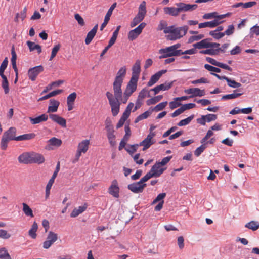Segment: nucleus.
I'll use <instances>...</instances> for the list:
<instances>
[{
	"label": "nucleus",
	"mask_w": 259,
	"mask_h": 259,
	"mask_svg": "<svg viewBox=\"0 0 259 259\" xmlns=\"http://www.w3.org/2000/svg\"><path fill=\"white\" fill-rule=\"evenodd\" d=\"M148 94L147 90L143 89L142 90L139 94L137 99L141 101L145 98L147 94Z\"/></svg>",
	"instance_id": "55"
},
{
	"label": "nucleus",
	"mask_w": 259,
	"mask_h": 259,
	"mask_svg": "<svg viewBox=\"0 0 259 259\" xmlns=\"http://www.w3.org/2000/svg\"><path fill=\"white\" fill-rule=\"evenodd\" d=\"M150 115V112L148 111H145L143 113L139 115L135 119V123H138L140 121L147 118Z\"/></svg>",
	"instance_id": "43"
},
{
	"label": "nucleus",
	"mask_w": 259,
	"mask_h": 259,
	"mask_svg": "<svg viewBox=\"0 0 259 259\" xmlns=\"http://www.w3.org/2000/svg\"><path fill=\"white\" fill-rule=\"evenodd\" d=\"M98 28V24H96L94 26L93 28L88 33L85 39V43L86 45H89L91 43L97 33Z\"/></svg>",
	"instance_id": "22"
},
{
	"label": "nucleus",
	"mask_w": 259,
	"mask_h": 259,
	"mask_svg": "<svg viewBox=\"0 0 259 259\" xmlns=\"http://www.w3.org/2000/svg\"><path fill=\"white\" fill-rule=\"evenodd\" d=\"M43 71L44 67L41 65L30 68L28 71L29 78L32 81L35 80L37 75Z\"/></svg>",
	"instance_id": "13"
},
{
	"label": "nucleus",
	"mask_w": 259,
	"mask_h": 259,
	"mask_svg": "<svg viewBox=\"0 0 259 259\" xmlns=\"http://www.w3.org/2000/svg\"><path fill=\"white\" fill-rule=\"evenodd\" d=\"M16 133V128L14 127L9 128L8 130L4 132L3 136L9 141H16L17 137L15 136Z\"/></svg>",
	"instance_id": "19"
},
{
	"label": "nucleus",
	"mask_w": 259,
	"mask_h": 259,
	"mask_svg": "<svg viewBox=\"0 0 259 259\" xmlns=\"http://www.w3.org/2000/svg\"><path fill=\"white\" fill-rule=\"evenodd\" d=\"M240 92H241V90L240 89L234 90V92L232 94L223 96L222 97V100H226L238 98L243 94V93H240Z\"/></svg>",
	"instance_id": "23"
},
{
	"label": "nucleus",
	"mask_w": 259,
	"mask_h": 259,
	"mask_svg": "<svg viewBox=\"0 0 259 259\" xmlns=\"http://www.w3.org/2000/svg\"><path fill=\"white\" fill-rule=\"evenodd\" d=\"M22 206V210L24 214L27 217H30L31 218H33L34 217L33 211L31 208L29 206V205L25 203H23Z\"/></svg>",
	"instance_id": "31"
},
{
	"label": "nucleus",
	"mask_w": 259,
	"mask_h": 259,
	"mask_svg": "<svg viewBox=\"0 0 259 259\" xmlns=\"http://www.w3.org/2000/svg\"><path fill=\"white\" fill-rule=\"evenodd\" d=\"M205 118L207 122H209L212 121H214L217 118V115L213 114H208L205 115Z\"/></svg>",
	"instance_id": "59"
},
{
	"label": "nucleus",
	"mask_w": 259,
	"mask_h": 259,
	"mask_svg": "<svg viewBox=\"0 0 259 259\" xmlns=\"http://www.w3.org/2000/svg\"><path fill=\"white\" fill-rule=\"evenodd\" d=\"M167 105V102H166V101L161 102V103L158 104V105H157L154 107V110L156 111H161V110H163Z\"/></svg>",
	"instance_id": "52"
},
{
	"label": "nucleus",
	"mask_w": 259,
	"mask_h": 259,
	"mask_svg": "<svg viewBox=\"0 0 259 259\" xmlns=\"http://www.w3.org/2000/svg\"><path fill=\"white\" fill-rule=\"evenodd\" d=\"M36 136V135L33 133H30L28 134H25L17 137L16 141H26L34 139Z\"/></svg>",
	"instance_id": "28"
},
{
	"label": "nucleus",
	"mask_w": 259,
	"mask_h": 259,
	"mask_svg": "<svg viewBox=\"0 0 259 259\" xmlns=\"http://www.w3.org/2000/svg\"><path fill=\"white\" fill-rule=\"evenodd\" d=\"M162 166L160 165L157 162L153 165L150 170L146 174L145 176L149 180L151 178H157L161 176L165 170V168L161 167Z\"/></svg>",
	"instance_id": "9"
},
{
	"label": "nucleus",
	"mask_w": 259,
	"mask_h": 259,
	"mask_svg": "<svg viewBox=\"0 0 259 259\" xmlns=\"http://www.w3.org/2000/svg\"><path fill=\"white\" fill-rule=\"evenodd\" d=\"M116 3H113L108 10V12L106 13L105 17L104 18V22L100 27L101 30H103V29L106 27V26L108 24L110 20V18L112 14L113 11L116 7Z\"/></svg>",
	"instance_id": "16"
},
{
	"label": "nucleus",
	"mask_w": 259,
	"mask_h": 259,
	"mask_svg": "<svg viewBox=\"0 0 259 259\" xmlns=\"http://www.w3.org/2000/svg\"><path fill=\"white\" fill-rule=\"evenodd\" d=\"M166 71V70H162L153 75L147 83L148 86L151 87L155 84Z\"/></svg>",
	"instance_id": "18"
},
{
	"label": "nucleus",
	"mask_w": 259,
	"mask_h": 259,
	"mask_svg": "<svg viewBox=\"0 0 259 259\" xmlns=\"http://www.w3.org/2000/svg\"><path fill=\"white\" fill-rule=\"evenodd\" d=\"M159 53L161 54L159 57V59L166 58L172 56H179L177 51H175L171 46L160 49Z\"/></svg>",
	"instance_id": "11"
},
{
	"label": "nucleus",
	"mask_w": 259,
	"mask_h": 259,
	"mask_svg": "<svg viewBox=\"0 0 259 259\" xmlns=\"http://www.w3.org/2000/svg\"><path fill=\"white\" fill-rule=\"evenodd\" d=\"M49 116L52 121L56 122L62 127H66V121L64 118L59 116L57 114H50Z\"/></svg>",
	"instance_id": "17"
},
{
	"label": "nucleus",
	"mask_w": 259,
	"mask_h": 259,
	"mask_svg": "<svg viewBox=\"0 0 259 259\" xmlns=\"http://www.w3.org/2000/svg\"><path fill=\"white\" fill-rule=\"evenodd\" d=\"M146 12V2L143 1L139 7L138 14L131 23V27H134L141 22L144 19Z\"/></svg>",
	"instance_id": "6"
},
{
	"label": "nucleus",
	"mask_w": 259,
	"mask_h": 259,
	"mask_svg": "<svg viewBox=\"0 0 259 259\" xmlns=\"http://www.w3.org/2000/svg\"><path fill=\"white\" fill-rule=\"evenodd\" d=\"M19 163L25 164L37 163L41 164L45 161L44 157L40 154L34 152H26L20 154L18 157Z\"/></svg>",
	"instance_id": "4"
},
{
	"label": "nucleus",
	"mask_w": 259,
	"mask_h": 259,
	"mask_svg": "<svg viewBox=\"0 0 259 259\" xmlns=\"http://www.w3.org/2000/svg\"><path fill=\"white\" fill-rule=\"evenodd\" d=\"M126 69L125 66L122 67L117 72L116 75L113 82V92L107 91L106 93V96L108 100L109 103L116 104L118 103V100L121 98L122 95L121 86L123 79L125 76Z\"/></svg>",
	"instance_id": "1"
},
{
	"label": "nucleus",
	"mask_w": 259,
	"mask_h": 259,
	"mask_svg": "<svg viewBox=\"0 0 259 259\" xmlns=\"http://www.w3.org/2000/svg\"><path fill=\"white\" fill-rule=\"evenodd\" d=\"M195 48L201 49L202 48H209L210 45H209V42L208 39H203L200 42H197L193 45Z\"/></svg>",
	"instance_id": "29"
},
{
	"label": "nucleus",
	"mask_w": 259,
	"mask_h": 259,
	"mask_svg": "<svg viewBox=\"0 0 259 259\" xmlns=\"http://www.w3.org/2000/svg\"><path fill=\"white\" fill-rule=\"evenodd\" d=\"M75 20L78 22V24L81 26L84 25V22L83 19L80 16L79 14H76L74 15Z\"/></svg>",
	"instance_id": "62"
},
{
	"label": "nucleus",
	"mask_w": 259,
	"mask_h": 259,
	"mask_svg": "<svg viewBox=\"0 0 259 259\" xmlns=\"http://www.w3.org/2000/svg\"><path fill=\"white\" fill-rule=\"evenodd\" d=\"M48 119V115L46 114H42L35 118L30 117L29 119L30 122L32 124H36L39 123L41 122L46 121Z\"/></svg>",
	"instance_id": "25"
},
{
	"label": "nucleus",
	"mask_w": 259,
	"mask_h": 259,
	"mask_svg": "<svg viewBox=\"0 0 259 259\" xmlns=\"http://www.w3.org/2000/svg\"><path fill=\"white\" fill-rule=\"evenodd\" d=\"M60 48V45L58 44L56 46H55L52 50L51 55L50 58V60H52L56 55L57 52L59 50Z\"/></svg>",
	"instance_id": "49"
},
{
	"label": "nucleus",
	"mask_w": 259,
	"mask_h": 259,
	"mask_svg": "<svg viewBox=\"0 0 259 259\" xmlns=\"http://www.w3.org/2000/svg\"><path fill=\"white\" fill-rule=\"evenodd\" d=\"M181 105V104L180 103V102L178 100H177L175 99V98H174L173 101L169 102V108L171 109H174L180 106Z\"/></svg>",
	"instance_id": "53"
},
{
	"label": "nucleus",
	"mask_w": 259,
	"mask_h": 259,
	"mask_svg": "<svg viewBox=\"0 0 259 259\" xmlns=\"http://www.w3.org/2000/svg\"><path fill=\"white\" fill-rule=\"evenodd\" d=\"M90 145L89 140H84L79 143L74 159L72 160V163L77 162L82 153H85L89 149Z\"/></svg>",
	"instance_id": "8"
},
{
	"label": "nucleus",
	"mask_w": 259,
	"mask_h": 259,
	"mask_svg": "<svg viewBox=\"0 0 259 259\" xmlns=\"http://www.w3.org/2000/svg\"><path fill=\"white\" fill-rule=\"evenodd\" d=\"M108 193L115 198H118L119 197V188L116 180L112 181L111 185L108 188Z\"/></svg>",
	"instance_id": "14"
},
{
	"label": "nucleus",
	"mask_w": 259,
	"mask_h": 259,
	"mask_svg": "<svg viewBox=\"0 0 259 259\" xmlns=\"http://www.w3.org/2000/svg\"><path fill=\"white\" fill-rule=\"evenodd\" d=\"M204 68L208 71L211 72V73H219L221 72V69L220 68L213 67L209 64H205Z\"/></svg>",
	"instance_id": "47"
},
{
	"label": "nucleus",
	"mask_w": 259,
	"mask_h": 259,
	"mask_svg": "<svg viewBox=\"0 0 259 259\" xmlns=\"http://www.w3.org/2000/svg\"><path fill=\"white\" fill-rule=\"evenodd\" d=\"M219 51H221L223 52H224L223 50L221 49V48L213 49L211 48L210 49H208L205 50L201 51L200 53L203 54H209L211 55H214L217 54L218 52Z\"/></svg>",
	"instance_id": "33"
},
{
	"label": "nucleus",
	"mask_w": 259,
	"mask_h": 259,
	"mask_svg": "<svg viewBox=\"0 0 259 259\" xmlns=\"http://www.w3.org/2000/svg\"><path fill=\"white\" fill-rule=\"evenodd\" d=\"M146 25L145 23L142 22L136 28L131 30L128 34V39L131 40H135L141 33Z\"/></svg>",
	"instance_id": "12"
},
{
	"label": "nucleus",
	"mask_w": 259,
	"mask_h": 259,
	"mask_svg": "<svg viewBox=\"0 0 259 259\" xmlns=\"http://www.w3.org/2000/svg\"><path fill=\"white\" fill-rule=\"evenodd\" d=\"M188 30V27L186 25L182 27H175L172 25L168 26L164 31L165 34H169L166 36L167 40H176L185 36Z\"/></svg>",
	"instance_id": "5"
},
{
	"label": "nucleus",
	"mask_w": 259,
	"mask_h": 259,
	"mask_svg": "<svg viewBox=\"0 0 259 259\" xmlns=\"http://www.w3.org/2000/svg\"><path fill=\"white\" fill-rule=\"evenodd\" d=\"M148 180L147 178L144 176L139 182L128 185L127 188L134 193L138 194L142 193L146 186L145 182Z\"/></svg>",
	"instance_id": "7"
},
{
	"label": "nucleus",
	"mask_w": 259,
	"mask_h": 259,
	"mask_svg": "<svg viewBox=\"0 0 259 259\" xmlns=\"http://www.w3.org/2000/svg\"><path fill=\"white\" fill-rule=\"evenodd\" d=\"M1 77L3 79L2 86L4 90L5 93L7 94L9 92L8 81L6 76H2Z\"/></svg>",
	"instance_id": "37"
},
{
	"label": "nucleus",
	"mask_w": 259,
	"mask_h": 259,
	"mask_svg": "<svg viewBox=\"0 0 259 259\" xmlns=\"http://www.w3.org/2000/svg\"><path fill=\"white\" fill-rule=\"evenodd\" d=\"M227 82L228 85L233 88H238L241 86V84L240 83L237 82L234 80H231L229 78L227 79Z\"/></svg>",
	"instance_id": "45"
},
{
	"label": "nucleus",
	"mask_w": 259,
	"mask_h": 259,
	"mask_svg": "<svg viewBox=\"0 0 259 259\" xmlns=\"http://www.w3.org/2000/svg\"><path fill=\"white\" fill-rule=\"evenodd\" d=\"M60 105V102L55 99L50 100V105L48 107L47 113L56 112Z\"/></svg>",
	"instance_id": "24"
},
{
	"label": "nucleus",
	"mask_w": 259,
	"mask_h": 259,
	"mask_svg": "<svg viewBox=\"0 0 259 259\" xmlns=\"http://www.w3.org/2000/svg\"><path fill=\"white\" fill-rule=\"evenodd\" d=\"M194 115H191L190 116L187 117L186 119L181 120L178 123V125L179 126H185L187 124H188L190 122L192 121V120L194 118Z\"/></svg>",
	"instance_id": "42"
},
{
	"label": "nucleus",
	"mask_w": 259,
	"mask_h": 259,
	"mask_svg": "<svg viewBox=\"0 0 259 259\" xmlns=\"http://www.w3.org/2000/svg\"><path fill=\"white\" fill-rule=\"evenodd\" d=\"M125 134L124 136L123 139L125 140H128L131 136V130L128 125H125L124 127Z\"/></svg>",
	"instance_id": "54"
},
{
	"label": "nucleus",
	"mask_w": 259,
	"mask_h": 259,
	"mask_svg": "<svg viewBox=\"0 0 259 259\" xmlns=\"http://www.w3.org/2000/svg\"><path fill=\"white\" fill-rule=\"evenodd\" d=\"M8 64V60L7 58H6L2 62V63L1 65V66H0V76H5L4 74V72L5 70L6 69V68L7 67Z\"/></svg>",
	"instance_id": "44"
},
{
	"label": "nucleus",
	"mask_w": 259,
	"mask_h": 259,
	"mask_svg": "<svg viewBox=\"0 0 259 259\" xmlns=\"http://www.w3.org/2000/svg\"><path fill=\"white\" fill-rule=\"evenodd\" d=\"M58 239V235L56 233L52 231H50L47 237V240L53 244L57 241Z\"/></svg>",
	"instance_id": "36"
},
{
	"label": "nucleus",
	"mask_w": 259,
	"mask_h": 259,
	"mask_svg": "<svg viewBox=\"0 0 259 259\" xmlns=\"http://www.w3.org/2000/svg\"><path fill=\"white\" fill-rule=\"evenodd\" d=\"M211 14H212V18H214V20H218V22H219V25L220 24H221V23H222V22H223V21H220L221 19L225 18L227 16H230L229 13H227L225 14L220 15H218L217 12L211 13Z\"/></svg>",
	"instance_id": "40"
},
{
	"label": "nucleus",
	"mask_w": 259,
	"mask_h": 259,
	"mask_svg": "<svg viewBox=\"0 0 259 259\" xmlns=\"http://www.w3.org/2000/svg\"><path fill=\"white\" fill-rule=\"evenodd\" d=\"M139 144H134L130 146L129 149H126L127 152L130 154H132L135 153L137 150L138 147L139 146Z\"/></svg>",
	"instance_id": "58"
},
{
	"label": "nucleus",
	"mask_w": 259,
	"mask_h": 259,
	"mask_svg": "<svg viewBox=\"0 0 259 259\" xmlns=\"http://www.w3.org/2000/svg\"><path fill=\"white\" fill-rule=\"evenodd\" d=\"M77 95L75 92H73L71 94H70L67 98V102L68 103H74V102L75 100V99L76 98Z\"/></svg>",
	"instance_id": "57"
},
{
	"label": "nucleus",
	"mask_w": 259,
	"mask_h": 259,
	"mask_svg": "<svg viewBox=\"0 0 259 259\" xmlns=\"http://www.w3.org/2000/svg\"><path fill=\"white\" fill-rule=\"evenodd\" d=\"M175 7H165L163 8V11L165 14L172 17H177L181 12H186L192 11L196 9L198 7L196 4H189L180 2L176 3Z\"/></svg>",
	"instance_id": "3"
},
{
	"label": "nucleus",
	"mask_w": 259,
	"mask_h": 259,
	"mask_svg": "<svg viewBox=\"0 0 259 259\" xmlns=\"http://www.w3.org/2000/svg\"><path fill=\"white\" fill-rule=\"evenodd\" d=\"M0 259H12L8 251L5 248L0 249Z\"/></svg>",
	"instance_id": "39"
},
{
	"label": "nucleus",
	"mask_w": 259,
	"mask_h": 259,
	"mask_svg": "<svg viewBox=\"0 0 259 259\" xmlns=\"http://www.w3.org/2000/svg\"><path fill=\"white\" fill-rule=\"evenodd\" d=\"M38 229V225L36 222H34L31 229L29 230L28 233L29 236L33 239L36 238V231Z\"/></svg>",
	"instance_id": "30"
},
{
	"label": "nucleus",
	"mask_w": 259,
	"mask_h": 259,
	"mask_svg": "<svg viewBox=\"0 0 259 259\" xmlns=\"http://www.w3.org/2000/svg\"><path fill=\"white\" fill-rule=\"evenodd\" d=\"M142 174V170H137L136 173L131 176V179L132 180H136L140 178Z\"/></svg>",
	"instance_id": "63"
},
{
	"label": "nucleus",
	"mask_w": 259,
	"mask_h": 259,
	"mask_svg": "<svg viewBox=\"0 0 259 259\" xmlns=\"http://www.w3.org/2000/svg\"><path fill=\"white\" fill-rule=\"evenodd\" d=\"M138 80V79L131 77L130 81L127 83L126 90L123 93H122V95H121V98L118 100V104L117 102L116 104L109 103L111 107L112 114L113 116H117L119 113L121 103L125 104L129 97L136 90Z\"/></svg>",
	"instance_id": "2"
},
{
	"label": "nucleus",
	"mask_w": 259,
	"mask_h": 259,
	"mask_svg": "<svg viewBox=\"0 0 259 259\" xmlns=\"http://www.w3.org/2000/svg\"><path fill=\"white\" fill-rule=\"evenodd\" d=\"M250 33L251 35L255 34L259 35V26L255 25L250 29Z\"/></svg>",
	"instance_id": "64"
},
{
	"label": "nucleus",
	"mask_w": 259,
	"mask_h": 259,
	"mask_svg": "<svg viewBox=\"0 0 259 259\" xmlns=\"http://www.w3.org/2000/svg\"><path fill=\"white\" fill-rule=\"evenodd\" d=\"M166 196V193H162L157 195V196L156 197V198L153 201L152 204H154L158 202H161L162 201H163V199Z\"/></svg>",
	"instance_id": "50"
},
{
	"label": "nucleus",
	"mask_w": 259,
	"mask_h": 259,
	"mask_svg": "<svg viewBox=\"0 0 259 259\" xmlns=\"http://www.w3.org/2000/svg\"><path fill=\"white\" fill-rule=\"evenodd\" d=\"M9 140L2 136L1 142V148L2 150H5L8 147V143Z\"/></svg>",
	"instance_id": "51"
},
{
	"label": "nucleus",
	"mask_w": 259,
	"mask_h": 259,
	"mask_svg": "<svg viewBox=\"0 0 259 259\" xmlns=\"http://www.w3.org/2000/svg\"><path fill=\"white\" fill-rule=\"evenodd\" d=\"M163 98L162 95H158L152 98L147 101V104L148 105H153L160 101Z\"/></svg>",
	"instance_id": "38"
},
{
	"label": "nucleus",
	"mask_w": 259,
	"mask_h": 259,
	"mask_svg": "<svg viewBox=\"0 0 259 259\" xmlns=\"http://www.w3.org/2000/svg\"><path fill=\"white\" fill-rule=\"evenodd\" d=\"M219 25L218 20H213L211 21L205 22L199 24V28H203L206 27L214 28Z\"/></svg>",
	"instance_id": "27"
},
{
	"label": "nucleus",
	"mask_w": 259,
	"mask_h": 259,
	"mask_svg": "<svg viewBox=\"0 0 259 259\" xmlns=\"http://www.w3.org/2000/svg\"><path fill=\"white\" fill-rule=\"evenodd\" d=\"M234 32V27L233 25H230L228 27L227 29L223 32L225 35H232Z\"/></svg>",
	"instance_id": "60"
},
{
	"label": "nucleus",
	"mask_w": 259,
	"mask_h": 259,
	"mask_svg": "<svg viewBox=\"0 0 259 259\" xmlns=\"http://www.w3.org/2000/svg\"><path fill=\"white\" fill-rule=\"evenodd\" d=\"M209 34L216 39L221 38L225 36V33H223V32H217L214 30L211 31Z\"/></svg>",
	"instance_id": "46"
},
{
	"label": "nucleus",
	"mask_w": 259,
	"mask_h": 259,
	"mask_svg": "<svg viewBox=\"0 0 259 259\" xmlns=\"http://www.w3.org/2000/svg\"><path fill=\"white\" fill-rule=\"evenodd\" d=\"M11 235L8 233L7 231L5 230H0V238L3 239H8L10 237Z\"/></svg>",
	"instance_id": "61"
},
{
	"label": "nucleus",
	"mask_w": 259,
	"mask_h": 259,
	"mask_svg": "<svg viewBox=\"0 0 259 259\" xmlns=\"http://www.w3.org/2000/svg\"><path fill=\"white\" fill-rule=\"evenodd\" d=\"M155 135V132H150L147 137L139 143L140 146H143V151L148 149L152 145L154 144L155 141L153 138Z\"/></svg>",
	"instance_id": "10"
},
{
	"label": "nucleus",
	"mask_w": 259,
	"mask_h": 259,
	"mask_svg": "<svg viewBox=\"0 0 259 259\" xmlns=\"http://www.w3.org/2000/svg\"><path fill=\"white\" fill-rule=\"evenodd\" d=\"M141 72V61L137 60L132 67V77L139 79V74Z\"/></svg>",
	"instance_id": "20"
},
{
	"label": "nucleus",
	"mask_w": 259,
	"mask_h": 259,
	"mask_svg": "<svg viewBox=\"0 0 259 259\" xmlns=\"http://www.w3.org/2000/svg\"><path fill=\"white\" fill-rule=\"evenodd\" d=\"M204 37L203 34H199L198 35H193L190 37L189 39V42H192L195 41L199 40Z\"/></svg>",
	"instance_id": "56"
},
{
	"label": "nucleus",
	"mask_w": 259,
	"mask_h": 259,
	"mask_svg": "<svg viewBox=\"0 0 259 259\" xmlns=\"http://www.w3.org/2000/svg\"><path fill=\"white\" fill-rule=\"evenodd\" d=\"M120 28H121V26H120V25L118 26L117 27L116 30L113 33L112 36L109 41V42L111 44L113 45L115 43V42L117 39V36L118 34V32H119V31Z\"/></svg>",
	"instance_id": "41"
},
{
	"label": "nucleus",
	"mask_w": 259,
	"mask_h": 259,
	"mask_svg": "<svg viewBox=\"0 0 259 259\" xmlns=\"http://www.w3.org/2000/svg\"><path fill=\"white\" fill-rule=\"evenodd\" d=\"M245 226L249 229L255 231L259 228V223L257 222L252 221L247 223Z\"/></svg>",
	"instance_id": "35"
},
{
	"label": "nucleus",
	"mask_w": 259,
	"mask_h": 259,
	"mask_svg": "<svg viewBox=\"0 0 259 259\" xmlns=\"http://www.w3.org/2000/svg\"><path fill=\"white\" fill-rule=\"evenodd\" d=\"M48 142L49 143L50 145L56 147H59L62 143L61 140L55 137L51 138L48 140Z\"/></svg>",
	"instance_id": "34"
},
{
	"label": "nucleus",
	"mask_w": 259,
	"mask_h": 259,
	"mask_svg": "<svg viewBox=\"0 0 259 259\" xmlns=\"http://www.w3.org/2000/svg\"><path fill=\"white\" fill-rule=\"evenodd\" d=\"M185 93L187 94H190V98H193L194 97L199 96L201 97L205 95V92L204 90H201L197 88H190L185 90Z\"/></svg>",
	"instance_id": "15"
},
{
	"label": "nucleus",
	"mask_w": 259,
	"mask_h": 259,
	"mask_svg": "<svg viewBox=\"0 0 259 259\" xmlns=\"http://www.w3.org/2000/svg\"><path fill=\"white\" fill-rule=\"evenodd\" d=\"M206 146L205 144H202L200 146L196 148V149L194 151V154L196 156L199 157L201 154L206 149Z\"/></svg>",
	"instance_id": "48"
},
{
	"label": "nucleus",
	"mask_w": 259,
	"mask_h": 259,
	"mask_svg": "<svg viewBox=\"0 0 259 259\" xmlns=\"http://www.w3.org/2000/svg\"><path fill=\"white\" fill-rule=\"evenodd\" d=\"M62 92H63L62 90H57L55 91H53L49 93L48 94L38 99V101H42V100H46V99H49L52 97H53L57 95H58Z\"/></svg>",
	"instance_id": "32"
},
{
	"label": "nucleus",
	"mask_w": 259,
	"mask_h": 259,
	"mask_svg": "<svg viewBox=\"0 0 259 259\" xmlns=\"http://www.w3.org/2000/svg\"><path fill=\"white\" fill-rule=\"evenodd\" d=\"M88 205L85 203L83 206H80L77 208H74L70 214L71 218H75L84 212L87 208Z\"/></svg>",
	"instance_id": "26"
},
{
	"label": "nucleus",
	"mask_w": 259,
	"mask_h": 259,
	"mask_svg": "<svg viewBox=\"0 0 259 259\" xmlns=\"http://www.w3.org/2000/svg\"><path fill=\"white\" fill-rule=\"evenodd\" d=\"M172 85V82H165L163 84H161L157 85L151 89V91L154 92V94H158L160 91H165L169 89Z\"/></svg>",
	"instance_id": "21"
}]
</instances>
